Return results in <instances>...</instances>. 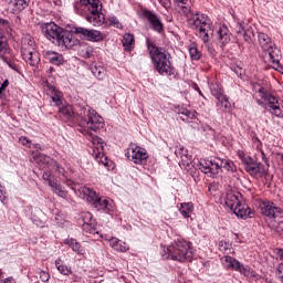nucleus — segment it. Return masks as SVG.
I'll return each mask as SVG.
<instances>
[{"label":"nucleus","mask_w":283,"mask_h":283,"mask_svg":"<svg viewBox=\"0 0 283 283\" xmlns=\"http://www.w3.org/2000/svg\"><path fill=\"white\" fill-rule=\"evenodd\" d=\"M44 92L51 97L52 103L59 107V114L63 123L69 125H78L84 132H98L105 127L103 117L91 109L85 104H75L74 108L70 104H63V93L50 82L44 83Z\"/></svg>","instance_id":"obj_1"},{"label":"nucleus","mask_w":283,"mask_h":283,"mask_svg":"<svg viewBox=\"0 0 283 283\" xmlns=\"http://www.w3.org/2000/svg\"><path fill=\"white\" fill-rule=\"evenodd\" d=\"M147 49L153 62V67L157 70L160 76H167L168 78H177L178 71L171 65V53L165 48L157 46L156 44L147 41Z\"/></svg>","instance_id":"obj_2"},{"label":"nucleus","mask_w":283,"mask_h":283,"mask_svg":"<svg viewBox=\"0 0 283 283\" xmlns=\"http://www.w3.org/2000/svg\"><path fill=\"white\" fill-rule=\"evenodd\" d=\"M76 14L85 17L88 23L101 27L105 23V14H103V2L101 0H78L74 4Z\"/></svg>","instance_id":"obj_3"},{"label":"nucleus","mask_w":283,"mask_h":283,"mask_svg":"<svg viewBox=\"0 0 283 283\" xmlns=\"http://www.w3.org/2000/svg\"><path fill=\"white\" fill-rule=\"evenodd\" d=\"M161 258L175 262H191L193 260V247H191V242L178 238L168 247H161Z\"/></svg>","instance_id":"obj_4"},{"label":"nucleus","mask_w":283,"mask_h":283,"mask_svg":"<svg viewBox=\"0 0 283 283\" xmlns=\"http://www.w3.org/2000/svg\"><path fill=\"white\" fill-rule=\"evenodd\" d=\"M42 32L49 41L56 43L60 48H66V50H71L78 42L72 31H67L54 22L44 23Z\"/></svg>","instance_id":"obj_5"},{"label":"nucleus","mask_w":283,"mask_h":283,"mask_svg":"<svg viewBox=\"0 0 283 283\" xmlns=\"http://www.w3.org/2000/svg\"><path fill=\"white\" fill-rule=\"evenodd\" d=\"M200 171L202 174H209L210 176H218L222 169H226V171H231V174H234L237 171L235 164L229 159H200L198 165Z\"/></svg>","instance_id":"obj_6"},{"label":"nucleus","mask_w":283,"mask_h":283,"mask_svg":"<svg viewBox=\"0 0 283 283\" xmlns=\"http://www.w3.org/2000/svg\"><path fill=\"white\" fill-rule=\"evenodd\" d=\"M21 56L31 67H36L41 63L36 42H34V38L30 34H23L21 38Z\"/></svg>","instance_id":"obj_7"},{"label":"nucleus","mask_w":283,"mask_h":283,"mask_svg":"<svg viewBox=\"0 0 283 283\" xmlns=\"http://www.w3.org/2000/svg\"><path fill=\"white\" fill-rule=\"evenodd\" d=\"M258 43L262 52H264L265 62L272 63L274 67H280V55L277 54L280 50L275 48V43H273V40L271 39V36H269V34L264 32H259Z\"/></svg>","instance_id":"obj_8"},{"label":"nucleus","mask_w":283,"mask_h":283,"mask_svg":"<svg viewBox=\"0 0 283 283\" xmlns=\"http://www.w3.org/2000/svg\"><path fill=\"white\" fill-rule=\"evenodd\" d=\"M3 32H12V29H10V22L6 19L0 18V59L3 60L11 70H17V63L12 61L14 56L12 55L10 51V45L8 44V38L3 34Z\"/></svg>","instance_id":"obj_9"},{"label":"nucleus","mask_w":283,"mask_h":283,"mask_svg":"<svg viewBox=\"0 0 283 283\" xmlns=\"http://www.w3.org/2000/svg\"><path fill=\"white\" fill-rule=\"evenodd\" d=\"M191 20L192 30H198V36L201 39V41H203V43H209V41H211V34H213L209 17H207L205 13L198 12L192 14Z\"/></svg>","instance_id":"obj_10"},{"label":"nucleus","mask_w":283,"mask_h":283,"mask_svg":"<svg viewBox=\"0 0 283 283\" xmlns=\"http://www.w3.org/2000/svg\"><path fill=\"white\" fill-rule=\"evenodd\" d=\"M226 207L237 216V218H240L241 220H247L249 216H251V208H249V205L240 201L238 196L233 192H228L226 195Z\"/></svg>","instance_id":"obj_11"},{"label":"nucleus","mask_w":283,"mask_h":283,"mask_svg":"<svg viewBox=\"0 0 283 283\" xmlns=\"http://www.w3.org/2000/svg\"><path fill=\"white\" fill-rule=\"evenodd\" d=\"M222 264L227 266V269H231V271H238L248 280H252V282H258V273L251 269L249 265H244L238 261V259L229 255H224L221 259Z\"/></svg>","instance_id":"obj_12"},{"label":"nucleus","mask_w":283,"mask_h":283,"mask_svg":"<svg viewBox=\"0 0 283 283\" xmlns=\"http://www.w3.org/2000/svg\"><path fill=\"white\" fill-rule=\"evenodd\" d=\"M258 92L260 94V98H262V101H264L266 105L265 109H268V112H270V114H272L273 116L282 118L283 112L280 107V102L277 101V97H275L271 93H268L266 88H264L263 86H260Z\"/></svg>","instance_id":"obj_13"},{"label":"nucleus","mask_w":283,"mask_h":283,"mask_svg":"<svg viewBox=\"0 0 283 283\" xmlns=\"http://www.w3.org/2000/svg\"><path fill=\"white\" fill-rule=\"evenodd\" d=\"M240 158L249 176L264 178L268 175L266 166L262 165V163L252 159L249 155H240Z\"/></svg>","instance_id":"obj_14"},{"label":"nucleus","mask_w":283,"mask_h":283,"mask_svg":"<svg viewBox=\"0 0 283 283\" xmlns=\"http://www.w3.org/2000/svg\"><path fill=\"white\" fill-rule=\"evenodd\" d=\"M140 17L142 19H145L146 21H148L154 32H158V34H161V32H165V24H163V20L160 19V15H158V13L147 8H142Z\"/></svg>","instance_id":"obj_15"},{"label":"nucleus","mask_w":283,"mask_h":283,"mask_svg":"<svg viewBox=\"0 0 283 283\" xmlns=\"http://www.w3.org/2000/svg\"><path fill=\"white\" fill-rule=\"evenodd\" d=\"M261 213L269 220H277L283 218V209L273 201H262Z\"/></svg>","instance_id":"obj_16"},{"label":"nucleus","mask_w":283,"mask_h":283,"mask_svg":"<svg viewBox=\"0 0 283 283\" xmlns=\"http://www.w3.org/2000/svg\"><path fill=\"white\" fill-rule=\"evenodd\" d=\"M127 160H132L135 165H145L147 163V150L143 147L136 146L135 148H128L125 154Z\"/></svg>","instance_id":"obj_17"},{"label":"nucleus","mask_w":283,"mask_h":283,"mask_svg":"<svg viewBox=\"0 0 283 283\" xmlns=\"http://www.w3.org/2000/svg\"><path fill=\"white\" fill-rule=\"evenodd\" d=\"M93 132H97V130L86 132V134H88V136H91L92 138V145H93L92 156H94V158H104L105 142H103L101 137L94 135Z\"/></svg>","instance_id":"obj_18"},{"label":"nucleus","mask_w":283,"mask_h":283,"mask_svg":"<svg viewBox=\"0 0 283 283\" xmlns=\"http://www.w3.org/2000/svg\"><path fill=\"white\" fill-rule=\"evenodd\" d=\"M217 43L220 48L229 45L231 43V31L227 24H222L217 31Z\"/></svg>","instance_id":"obj_19"},{"label":"nucleus","mask_w":283,"mask_h":283,"mask_svg":"<svg viewBox=\"0 0 283 283\" xmlns=\"http://www.w3.org/2000/svg\"><path fill=\"white\" fill-rule=\"evenodd\" d=\"M42 56L46 63H51V65H63V63H65L63 54L57 53L56 51L43 50Z\"/></svg>","instance_id":"obj_20"},{"label":"nucleus","mask_w":283,"mask_h":283,"mask_svg":"<svg viewBox=\"0 0 283 283\" xmlns=\"http://www.w3.org/2000/svg\"><path fill=\"white\" fill-rule=\"evenodd\" d=\"M93 206L97 211H105V213H109V211H114V206H112V199H107L105 197H97L93 201Z\"/></svg>","instance_id":"obj_21"},{"label":"nucleus","mask_w":283,"mask_h":283,"mask_svg":"<svg viewBox=\"0 0 283 283\" xmlns=\"http://www.w3.org/2000/svg\"><path fill=\"white\" fill-rule=\"evenodd\" d=\"M28 6H30V0H10L9 10H11L12 14H20Z\"/></svg>","instance_id":"obj_22"},{"label":"nucleus","mask_w":283,"mask_h":283,"mask_svg":"<svg viewBox=\"0 0 283 283\" xmlns=\"http://www.w3.org/2000/svg\"><path fill=\"white\" fill-rule=\"evenodd\" d=\"M80 192L84 196V198L91 203L93 205L94 201L98 198V195L96 193V191L90 187H82L80 189Z\"/></svg>","instance_id":"obj_23"},{"label":"nucleus","mask_w":283,"mask_h":283,"mask_svg":"<svg viewBox=\"0 0 283 283\" xmlns=\"http://www.w3.org/2000/svg\"><path fill=\"white\" fill-rule=\"evenodd\" d=\"M50 187L53 189L56 196L63 198L64 200H67V190H65V187L56 181H50Z\"/></svg>","instance_id":"obj_24"},{"label":"nucleus","mask_w":283,"mask_h":283,"mask_svg":"<svg viewBox=\"0 0 283 283\" xmlns=\"http://www.w3.org/2000/svg\"><path fill=\"white\" fill-rule=\"evenodd\" d=\"M64 244H67V247L72 248V251H74V253H77V255H83V247H81V243H78V241H76V239L74 238H70L66 239L64 241Z\"/></svg>","instance_id":"obj_25"},{"label":"nucleus","mask_w":283,"mask_h":283,"mask_svg":"<svg viewBox=\"0 0 283 283\" xmlns=\"http://www.w3.org/2000/svg\"><path fill=\"white\" fill-rule=\"evenodd\" d=\"M179 213L182 218H189L193 213V203L192 202H182L180 203Z\"/></svg>","instance_id":"obj_26"},{"label":"nucleus","mask_w":283,"mask_h":283,"mask_svg":"<svg viewBox=\"0 0 283 283\" xmlns=\"http://www.w3.org/2000/svg\"><path fill=\"white\" fill-rule=\"evenodd\" d=\"M55 266L59 273H61V275H65V276L72 275V266H67L66 264H64L61 259H57L55 261Z\"/></svg>","instance_id":"obj_27"},{"label":"nucleus","mask_w":283,"mask_h":283,"mask_svg":"<svg viewBox=\"0 0 283 283\" xmlns=\"http://www.w3.org/2000/svg\"><path fill=\"white\" fill-rule=\"evenodd\" d=\"M135 41L136 40L134 39V34L125 33L123 36L122 43H123V46L125 48V50H127L128 52H132Z\"/></svg>","instance_id":"obj_28"},{"label":"nucleus","mask_w":283,"mask_h":283,"mask_svg":"<svg viewBox=\"0 0 283 283\" xmlns=\"http://www.w3.org/2000/svg\"><path fill=\"white\" fill-rule=\"evenodd\" d=\"M86 41H91L92 43H98L99 41H103V33L101 31L90 29Z\"/></svg>","instance_id":"obj_29"},{"label":"nucleus","mask_w":283,"mask_h":283,"mask_svg":"<svg viewBox=\"0 0 283 283\" xmlns=\"http://www.w3.org/2000/svg\"><path fill=\"white\" fill-rule=\"evenodd\" d=\"M189 54L191 61H200V59H202V52L198 50V45L196 43H191L189 45Z\"/></svg>","instance_id":"obj_30"},{"label":"nucleus","mask_w":283,"mask_h":283,"mask_svg":"<svg viewBox=\"0 0 283 283\" xmlns=\"http://www.w3.org/2000/svg\"><path fill=\"white\" fill-rule=\"evenodd\" d=\"M210 91L212 96H214V98H222V96H224V91L222 90V86L219 83H211L210 84Z\"/></svg>","instance_id":"obj_31"},{"label":"nucleus","mask_w":283,"mask_h":283,"mask_svg":"<svg viewBox=\"0 0 283 283\" xmlns=\"http://www.w3.org/2000/svg\"><path fill=\"white\" fill-rule=\"evenodd\" d=\"M38 158L40 163L46 167V169H52L53 165L56 163V160H54L52 157L43 154H40Z\"/></svg>","instance_id":"obj_32"},{"label":"nucleus","mask_w":283,"mask_h":283,"mask_svg":"<svg viewBox=\"0 0 283 283\" xmlns=\"http://www.w3.org/2000/svg\"><path fill=\"white\" fill-rule=\"evenodd\" d=\"M74 34L84 41L87 40V35L90 34V29L83 27H75L73 30Z\"/></svg>","instance_id":"obj_33"},{"label":"nucleus","mask_w":283,"mask_h":283,"mask_svg":"<svg viewBox=\"0 0 283 283\" xmlns=\"http://www.w3.org/2000/svg\"><path fill=\"white\" fill-rule=\"evenodd\" d=\"M91 72L98 81H103V78H105V69L102 66H91Z\"/></svg>","instance_id":"obj_34"},{"label":"nucleus","mask_w":283,"mask_h":283,"mask_svg":"<svg viewBox=\"0 0 283 283\" xmlns=\"http://www.w3.org/2000/svg\"><path fill=\"white\" fill-rule=\"evenodd\" d=\"M180 151L181 153L179 154H180L182 165L185 167H189V165H191V158H189V155H187V149L181 148Z\"/></svg>","instance_id":"obj_35"},{"label":"nucleus","mask_w":283,"mask_h":283,"mask_svg":"<svg viewBox=\"0 0 283 283\" xmlns=\"http://www.w3.org/2000/svg\"><path fill=\"white\" fill-rule=\"evenodd\" d=\"M51 170L55 171V174L65 178V168H63L57 161H55V164H53Z\"/></svg>","instance_id":"obj_36"},{"label":"nucleus","mask_w":283,"mask_h":283,"mask_svg":"<svg viewBox=\"0 0 283 283\" xmlns=\"http://www.w3.org/2000/svg\"><path fill=\"white\" fill-rule=\"evenodd\" d=\"M217 105H220L221 109H229V99L224 95H222L220 98H217Z\"/></svg>","instance_id":"obj_37"},{"label":"nucleus","mask_w":283,"mask_h":283,"mask_svg":"<svg viewBox=\"0 0 283 283\" xmlns=\"http://www.w3.org/2000/svg\"><path fill=\"white\" fill-rule=\"evenodd\" d=\"M109 25H113V28H117V30H123V23H120L116 15L111 17Z\"/></svg>","instance_id":"obj_38"},{"label":"nucleus","mask_w":283,"mask_h":283,"mask_svg":"<svg viewBox=\"0 0 283 283\" xmlns=\"http://www.w3.org/2000/svg\"><path fill=\"white\" fill-rule=\"evenodd\" d=\"M232 72L239 76V78H244V69L240 67L239 65L231 66Z\"/></svg>","instance_id":"obj_39"},{"label":"nucleus","mask_w":283,"mask_h":283,"mask_svg":"<svg viewBox=\"0 0 283 283\" xmlns=\"http://www.w3.org/2000/svg\"><path fill=\"white\" fill-rule=\"evenodd\" d=\"M182 116H186V118L193 119L196 118V116H198V112L182 108Z\"/></svg>","instance_id":"obj_40"},{"label":"nucleus","mask_w":283,"mask_h":283,"mask_svg":"<svg viewBox=\"0 0 283 283\" xmlns=\"http://www.w3.org/2000/svg\"><path fill=\"white\" fill-rule=\"evenodd\" d=\"M115 251H120L122 253H127L129 251V245L119 240V244L115 248Z\"/></svg>","instance_id":"obj_41"},{"label":"nucleus","mask_w":283,"mask_h":283,"mask_svg":"<svg viewBox=\"0 0 283 283\" xmlns=\"http://www.w3.org/2000/svg\"><path fill=\"white\" fill-rule=\"evenodd\" d=\"M19 144L20 145H23V147H32V140H30L28 137H25V136H21L20 138H19Z\"/></svg>","instance_id":"obj_42"},{"label":"nucleus","mask_w":283,"mask_h":283,"mask_svg":"<svg viewBox=\"0 0 283 283\" xmlns=\"http://www.w3.org/2000/svg\"><path fill=\"white\" fill-rule=\"evenodd\" d=\"M276 276L283 283V263L279 264L275 269Z\"/></svg>","instance_id":"obj_43"},{"label":"nucleus","mask_w":283,"mask_h":283,"mask_svg":"<svg viewBox=\"0 0 283 283\" xmlns=\"http://www.w3.org/2000/svg\"><path fill=\"white\" fill-rule=\"evenodd\" d=\"M40 280L41 282H49L50 281V272L40 271Z\"/></svg>","instance_id":"obj_44"},{"label":"nucleus","mask_w":283,"mask_h":283,"mask_svg":"<svg viewBox=\"0 0 283 283\" xmlns=\"http://www.w3.org/2000/svg\"><path fill=\"white\" fill-rule=\"evenodd\" d=\"M93 54H94V50H92V48H86L82 56L83 59H92Z\"/></svg>","instance_id":"obj_45"},{"label":"nucleus","mask_w":283,"mask_h":283,"mask_svg":"<svg viewBox=\"0 0 283 283\" xmlns=\"http://www.w3.org/2000/svg\"><path fill=\"white\" fill-rule=\"evenodd\" d=\"M31 220H32L33 224H35V227H40V228L45 227V223L43 222V220H41L36 217H32Z\"/></svg>","instance_id":"obj_46"},{"label":"nucleus","mask_w":283,"mask_h":283,"mask_svg":"<svg viewBox=\"0 0 283 283\" xmlns=\"http://www.w3.org/2000/svg\"><path fill=\"white\" fill-rule=\"evenodd\" d=\"M42 178L43 180H46V182H49V187H50V182H53L52 181V172L50 171H44L43 175H42Z\"/></svg>","instance_id":"obj_47"},{"label":"nucleus","mask_w":283,"mask_h":283,"mask_svg":"<svg viewBox=\"0 0 283 283\" xmlns=\"http://www.w3.org/2000/svg\"><path fill=\"white\" fill-rule=\"evenodd\" d=\"M120 243V240H118V239H116V238H112L111 240H109V244H111V247L113 248V249H118V244Z\"/></svg>","instance_id":"obj_48"},{"label":"nucleus","mask_w":283,"mask_h":283,"mask_svg":"<svg viewBox=\"0 0 283 283\" xmlns=\"http://www.w3.org/2000/svg\"><path fill=\"white\" fill-rule=\"evenodd\" d=\"M228 244H227V241H220L219 242V251H221L222 253H227V248Z\"/></svg>","instance_id":"obj_49"},{"label":"nucleus","mask_w":283,"mask_h":283,"mask_svg":"<svg viewBox=\"0 0 283 283\" xmlns=\"http://www.w3.org/2000/svg\"><path fill=\"white\" fill-rule=\"evenodd\" d=\"M92 224H94V223L84 222L83 229L90 231V233H94V227H92Z\"/></svg>","instance_id":"obj_50"},{"label":"nucleus","mask_w":283,"mask_h":283,"mask_svg":"<svg viewBox=\"0 0 283 283\" xmlns=\"http://www.w3.org/2000/svg\"><path fill=\"white\" fill-rule=\"evenodd\" d=\"M160 6H163V8H165L166 10H168V8H171V1L170 0H158Z\"/></svg>","instance_id":"obj_51"},{"label":"nucleus","mask_w":283,"mask_h":283,"mask_svg":"<svg viewBox=\"0 0 283 283\" xmlns=\"http://www.w3.org/2000/svg\"><path fill=\"white\" fill-rule=\"evenodd\" d=\"M243 40L245 41V43H253L251 35H249L247 31L243 32Z\"/></svg>","instance_id":"obj_52"},{"label":"nucleus","mask_w":283,"mask_h":283,"mask_svg":"<svg viewBox=\"0 0 283 283\" xmlns=\"http://www.w3.org/2000/svg\"><path fill=\"white\" fill-rule=\"evenodd\" d=\"M261 155H262V160H263V163H265L266 167H270V165H269V158H266V154H264V153L261 150Z\"/></svg>","instance_id":"obj_53"},{"label":"nucleus","mask_w":283,"mask_h":283,"mask_svg":"<svg viewBox=\"0 0 283 283\" xmlns=\"http://www.w3.org/2000/svg\"><path fill=\"white\" fill-rule=\"evenodd\" d=\"M52 1H53L54 6H57V8H61V7H63V3L65 0H52Z\"/></svg>","instance_id":"obj_54"},{"label":"nucleus","mask_w":283,"mask_h":283,"mask_svg":"<svg viewBox=\"0 0 283 283\" xmlns=\"http://www.w3.org/2000/svg\"><path fill=\"white\" fill-rule=\"evenodd\" d=\"M33 147L34 149H38L40 151H43L45 149V146H42L41 144H34Z\"/></svg>","instance_id":"obj_55"},{"label":"nucleus","mask_w":283,"mask_h":283,"mask_svg":"<svg viewBox=\"0 0 283 283\" xmlns=\"http://www.w3.org/2000/svg\"><path fill=\"white\" fill-rule=\"evenodd\" d=\"M177 3H181V8H185L189 3V0H175Z\"/></svg>","instance_id":"obj_56"},{"label":"nucleus","mask_w":283,"mask_h":283,"mask_svg":"<svg viewBox=\"0 0 283 283\" xmlns=\"http://www.w3.org/2000/svg\"><path fill=\"white\" fill-rule=\"evenodd\" d=\"M272 229H274V231H276V233H282L283 232V228L281 226H277L275 228L272 227Z\"/></svg>","instance_id":"obj_57"},{"label":"nucleus","mask_w":283,"mask_h":283,"mask_svg":"<svg viewBox=\"0 0 283 283\" xmlns=\"http://www.w3.org/2000/svg\"><path fill=\"white\" fill-rule=\"evenodd\" d=\"M195 90L200 94V96H202V91H200V87L198 86V84H195Z\"/></svg>","instance_id":"obj_58"},{"label":"nucleus","mask_w":283,"mask_h":283,"mask_svg":"<svg viewBox=\"0 0 283 283\" xmlns=\"http://www.w3.org/2000/svg\"><path fill=\"white\" fill-rule=\"evenodd\" d=\"M2 85H3V87H8V85H10V82L8 80H4Z\"/></svg>","instance_id":"obj_59"},{"label":"nucleus","mask_w":283,"mask_h":283,"mask_svg":"<svg viewBox=\"0 0 283 283\" xmlns=\"http://www.w3.org/2000/svg\"><path fill=\"white\" fill-rule=\"evenodd\" d=\"M242 30H244V28L242 27V23H239V30L237 32L240 33Z\"/></svg>","instance_id":"obj_60"},{"label":"nucleus","mask_w":283,"mask_h":283,"mask_svg":"<svg viewBox=\"0 0 283 283\" xmlns=\"http://www.w3.org/2000/svg\"><path fill=\"white\" fill-rule=\"evenodd\" d=\"M182 109H184V108H179L178 112H177V114H181V116H182Z\"/></svg>","instance_id":"obj_61"},{"label":"nucleus","mask_w":283,"mask_h":283,"mask_svg":"<svg viewBox=\"0 0 283 283\" xmlns=\"http://www.w3.org/2000/svg\"><path fill=\"white\" fill-rule=\"evenodd\" d=\"M280 258L283 260V250H281Z\"/></svg>","instance_id":"obj_62"},{"label":"nucleus","mask_w":283,"mask_h":283,"mask_svg":"<svg viewBox=\"0 0 283 283\" xmlns=\"http://www.w3.org/2000/svg\"><path fill=\"white\" fill-rule=\"evenodd\" d=\"M0 88L6 92V86H3V84H1Z\"/></svg>","instance_id":"obj_63"},{"label":"nucleus","mask_w":283,"mask_h":283,"mask_svg":"<svg viewBox=\"0 0 283 283\" xmlns=\"http://www.w3.org/2000/svg\"><path fill=\"white\" fill-rule=\"evenodd\" d=\"M258 105H262V102L260 99L256 101Z\"/></svg>","instance_id":"obj_64"}]
</instances>
